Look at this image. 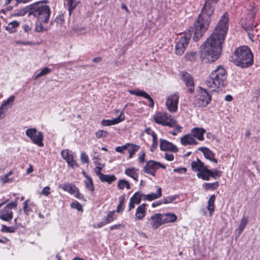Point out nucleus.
<instances>
[{
  "instance_id": "obj_1",
  "label": "nucleus",
  "mask_w": 260,
  "mask_h": 260,
  "mask_svg": "<svg viewBox=\"0 0 260 260\" xmlns=\"http://www.w3.org/2000/svg\"><path fill=\"white\" fill-rule=\"evenodd\" d=\"M226 34H211L201 46V56L214 62L220 56Z\"/></svg>"
},
{
  "instance_id": "obj_2",
  "label": "nucleus",
  "mask_w": 260,
  "mask_h": 260,
  "mask_svg": "<svg viewBox=\"0 0 260 260\" xmlns=\"http://www.w3.org/2000/svg\"><path fill=\"white\" fill-rule=\"evenodd\" d=\"M50 12L49 7L42 2L34 4L29 8V15H33L39 20L35 27L37 32L48 30V27L46 25L49 21Z\"/></svg>"
},
{
  "instance_id": "obj_3",
  "label": "nucleus",
  "mask_w": 260,
  "mask_h": 260,
  "mask_svg": "<svg viewBox=\"0 0 260 260\" xmlns=\"http://www.w3.org/2000/svg\"><path fill=\"white\" fill-rule=\"evenodd\" d=\"M218 0H206L201 13L194 23L193 30L189 32H204L209 26L211 21L210 16L213 14L214 8Z\"/></svg>"
},
{
  "instance_id": "obj_4",
  "label": "nucleus",
  "mask_w": 260,
  "mask_h": 260,
  "mask_svg": "<svg viewBox=\"0 0 260 260\" xmlns=\"http://www.w3.org/2000/svg\"><path fill=\"white\" fill-rule=\"evenodd\" d=\"M233 62L241 68H247L253 63V56L250 49L246 46L238 47L233 53Z\"/></svg>"
},
{
  "instance_id": "obj_5",
  "label": "nucleus",
  "mask_w": 260,
  "mask_h": 260,
  "mask_svg": "<svg viewBox=\"0 0 260 260\" xmlns=\"http://www.w3.org/2000/svg\"><path fill=\"white\" fill-rule=\"evenodd\" d=\"M207 86L210 88L219 89L223 87L226 84V72L221 66L213 71L206 81Z\"/></svg>"
},
{
  "instance_id": "obj_6",
  "label": "nucleus",
  "mask_w": 260,
  "mask_h": 260,
  "mask_svg": "<svg viewBox=\"0 0 260 260\" xmlns=\"http://www.w3.org/2000/svg\"><path fill=\"white\" fill-rule=\"evenodd\" d=\"M198 93L196 95L193 105L196 107H205L210 102L212 98L211 95L207 90L200 87Z\"/></svg>"
},
{
  "instance_id": "obj_7",
  "label": "nucleus",
  "mask_w": 260,
  "mask_h": 260,
  "mask_svg": "<svg viewBox=\"0 0 260 260\" xmlns=\"http://www.w3.org/2000/svg\"><path fill=\"white\" fill-rule=\"evenodd\" d=\"M155 122L164 126L175 127L176 126V120L172 116L166 113H158L154 116Z\"/></svg>"
},
{
  "instance_id": "obj_8",
  "label": "nucleus",
  "mask_w": 260,
  "mask_h": 260,
  "mask_svg": "<svg viewBox=\"0 0 260 260\" xmlns=\"http://www.w3.org/2000/svg\"><path fill=\"white\" fill-rule=\"evenodd\" d=\"M25 134L34 144L40 147L44 146L42 142L44 136L42 132L37 131L35 128H32L26 129Z\"/></svg>"
},
{
  "instance_id": "obj_9",
  "label": "nucleus",
  "mask_w": 260,
  "mask_h": 260,
  "mask_svg": "<svg viewBox=\"0 0 260 260\" xmlns=\"http://www.w3.org/2000/svg\"><path fill=\"white\" fill-rule=\"evenodd\" d=\"M17 206V201L7 204L0 211V219L6 221H10L13 218V212L12 209L16 208Z\"/></svg>"
},
{
  "instance_id": "obj_10",
  "label": "nucleus",
  "mask_w": 260,
  "mask_h": 260,
  "mask_svg": "<svg viewBox=\"0 0 260 260\" xmlns=\"http://www.w3.org/2000/svg\"><path fill=\"white\" fill-rule=\"evenodd\" d=\"M159 168H161L163 169L166 168L163 164L153 160H150L146 162L144 167L143 171L152 176H155V172Z\"/></svg>"
},
{
  "instance_id": "obj_11",
  "label": "nucleus",
  "mask_w": 260,
  "mask_h": 260,
  "mask_svg": "<svg viewBox=\"0 0 260 260\" xmlns=\"http://www.w3.org/2000/svg\"><path fill=\"white\" fill-rule=\"evenodd\" d=\"M178 101L179 94L178 93L176 92L170 95L166 102L167 109L172 113L175 112L178 109Z\"/></svg>"
},
{
  "instance_id": "obj_12",
  "label": "nucleus",
  "mask_w": 260,
  "mask_h": 260,
  "mask_svg": "<svg viewBox=\"0 0 260 260\" xmlns=\"http://www.w3.org/2000/svg\"><path fill=\"white\" fill-rule=\"evenodd\" d=\"M191 36V34H185L183 38L181 39L176 44L175 53L177 55H182L188 45L189 40Z\"/></svg>"
},
{
  "instance_id": "obj_13",
  "label": "nucleus",
  "mask_w": 260,
  "mask_h": 260,
  "mask_svg": "<svg viewBox=\"0 0 260 260\" xmlns=\"http://www.w3.org/2000/svg\"><path fill=\"white\" fill-rule=\"evenodd\" d=\"M256 13V9L254 7H252L249 10L248 13H247L246 17V19L247 20L248 23V25L243 26L245 31H257V29H254L255 26H251V24L254 21Z\"/></svg>"
},
{
  "instance_id": "obj_14",
  "label": "nucleus",
  "mask_w": 260,
  "mask_h": 260,
  "mask_svg": "<svg viewBox=\"0 0 260 260\" xmlns=\"http://www.w3.org/2000/svg\"><path fill=\"white\" fill-rule=\"evenodd\" d=\"M228 20V13H224L215 27L216 32H227L229 27Z\"/></svg>"
},
{
  "instance_id": "obj_15",
  "label": "nucleus",
  "mask_w": 260,
  "mask_h": 260,
  "mask_svg": "<svg viewBox=\"0 0 260 260\" xmlns=\"http://www.w3.org/2000/svg\"><path fill=\"white\" fill-rule=\"evenodd\" d=\"M161 214L156 213L152 215L149 219L147 224L150 225V227L153 230L157 229L161 224H162L161 220Z\"/></svg>"
},
{
  "instance_id": "obj_16",
  "label": "nucleus",
  "mask_w": 260,
  "mask_h": 260,
  "mask_svg": "<svg viewBox=\"0 0 260 260\" xmlns=\"http://www.w3.org/2000/svg\"><path fill=\"white\" fill-rule=\"evenodd\" d=\"M160 149L162 151H169L171 152L178 151V148L172 143L164 139L160 140Z\"/></svg>"
},
{
  "instance_id": "obj_17",
  "label": "nucleus",
  "mask_w": 260,
  "mask_h": 260,
  "mask_svg": "<svg viewBox=\"0 0 260 260\" xmlns=\"http://www.w3.org/2000/svg\"><path fill=\"white\" fill-rule=\"evenodd\" d=\"M181 76L182 80L185 83L187 86L190 87L189 91L192 93L194 91V82L192 77L188 73L182 72Z\"/></svg>"
},
{
  "instance_id": "obj_18",
  "label": "nucleus",
  "mask_w": 260,
  "mask_h": 260,
  "mask_svg": "<svg viewBox=\"0 0 260 260\" xmlns=\"http://www.w3.org/2000/svg\"><path fill=\"white\" fill-rule=\"evenodd\" d=\"M128 91L132 95L142 96L147 99L149 102V106L150 107H153L154 106V102L153 99L147 92H145L144 91L136 89L130 90Z\"/></svg>"
},
{
  "instance_id": "obj_19",
  "label": "nucleus",
  "mask_w": 260,
  "mask_h": 260,
  "mask_svg": "<svg viewBox=\"0 0 260 260\" xmlns=\"http://www.w3.org/2000/svg\"><path fill=\"white\" fill-rule=\"evenodd\" d=\"M124 119V116L123 113H121L119 116L113 119L103 120L101 124L103 126H110L119 123Z\"/></svg>"
},
{
  "instance_id": "obj_20",
  "label": "nucleus",
  "mask_w": 260,
  "mask_h": 260,
  "mask_svg": "<svg viewBox=\"0 0 260 260\" xmlns=\"http://www.w3.org/2000/svg\"><path fill=\"white\" fill-rule=\"evenodd\" d=\"M206 131L203 128L194 127L191 131V134L194 138H196L200 141H203L204 139V135Z\"/></svg>"
},
{
  "instance_id": "obj_21",
  "label": "nucleus",
  "mask_w": 260,
  "mask_h": 260,
  "mask_svg": "<svg viewBox=\"0 0 260 260\" xmlns=\"http://www.w3.org/2000/svg\"><path fill=\"white\" fill-rule=\"evenodd\" d=\"M180 142L183 145H197L198 142L191 134H187L181 138Z\"/></svg>"
},
{
  "instance_id": "obj_22",
  "label": "nucleus",
  "mask_w": 260,
  "mask_h": 260,
  "mask_svg": "<svg viewBox=\"0 0 260 260\" xmlns=\"http://www.w3.org/2000/svg\"><path fill=\"white\" fill-rule=\"evenodd\" d=\"M203 152L206 158L215 163L217 162V160L214 157V153L208 148L202 147L198 149Z\"/></svg>"
},
{
  "instance_id": "obj_23",
  "label": "nucleus",
  "mask_w": 260,
  "mask_h": 260,
  "mask_svg": "<svg viewBox=\"0 0 260 260\" xmlns=\"http://www.w3.org/2000/svg\"><path fill=\"white\" fill-rule=\"evenodd\" d=\"M146 204H142L137 207L135 214V219L136 220H141L145 217L146 213Z\"/></svg>"
},
{
  "instance_id": "obj_24",
  "label": "nucleus",
  "mask_w": 260,
  "mask_h": 260,
  "mask_svg": "<svg viewBox=\"0 0 260 260\" xmlns=\"http://www.w3.org/2000/svg\"><path fill=\"white\" fill-rule=\"evenodd\" d=\"M207 166L204 165V162L200 160L199 158H197L196 161H193L191 163V167L192 170L198 173L200 172Z\"/></svg>"
},
{
  "instance_id": "obj_25",
  "label": "nucleus",
  "mask_w": 260,
  "mask_h": 260,
  "mask_svg": "<svg viewBox=\"0 0 260 260\" xmlns=\"http://www.w3.org/2000/svg\"><path fill=\"white\" fill-rule=\"evenodd\" d=\"M162 224L169 222H174L177 220V216L173 213L161 214Z\"/></svg>"
},
{
  "instance_id": "obj_26",
  "label": "nucleus",
  "mask_w": 260,
  "mask_h": 260,
  "mask_svg": "<svg viewBox=\"0 0 260 260\" xmlns=\"http://www.w3.org/2000/svg\"><path fill=\"white\" fill-rule=\"evenodd\" d=\"M157 193H151L150 194L145 195L144 200H147L151 201L160 198L162 196L161 188V187L158 186H157Z\"/></svg>"
},
{
  "instance_id": "obj_27",
  "label": "nucleus",
  "mask_w": 260,
  "mask_h": 260,
  "mask_svg": "<svg viewBox=\"0 0 260 260\" xmlns=\"http://www.w3.org/2000/svg\"><path fill=\"white\" fill-rule=\"evenodd\" d=\"M138 169L135 168L126 169L125 170V174L132 177L134 180L138 181V173H137Z\"/></svg>"
},
{
  "instance_id": "obj_28",
  "label": "nucleus",
  "mask_w": 260,
  "mask_h": 260,
  "mask_svg": "<svg viewBox=\"0 0 260 260\" xmlns=\"http://www.w3.org/2000/svg\"><path fill=\"white\" fill-rule=\"evenodd\" d=\"M78 4V2L76 0H64V5L68 9L69 14L75 9Z\"/></svg>"
},
{
  "instance_id": "obj_29",
  "label": "nucleus",
  "mask_w": 260,
  "mask_h": 260,
  "mask_svg": "<svg viewBox=\"0 0 260 260\" xmlns=\"http://www.w3.org/2000/svg\"><path fill=\"white\" fill-rule=\"evenodd\" d=\"M210 173L211 170H209L207 167H206L200 172L197 173V176L200 178L203 179V180H209L210 178Z\"/></svg>"
},
{
  "instance_id": "obj_30",
  "label": "nucleus",
  "mask_w": 260,
  "mask_h": 260,
  "mask_svg": "<svg viewBox=\"0 0 260 260\" xmlns=\"http://www.w3.org/2000/svg\"><path fill=\"white\" fill-rule=\"evenodd\" d=\"M100 179L103 182H106L109 184H111L116 180V177L114 175H105L103 174L100 178Z\"/></svg>"
},
{
  "instance_id": "obj_31",
  "label": "nucleus",
  "mask_w": 260,
  "mask_h": 260,
  "mask_svg": "<svg viewBox=\"0 0 260 260\" xmlns=\"http://www.w3.org/2000/svg\"><path fill=\"white\" fill-rule=\"evenodd\" d=\"M85 177L86 179L84 180V183L85 184L86 188L91 192H93L94 191V187L91 178L88 175H85Z\"/></svg>"
},
{
  "instance_id": "obj_32",
  "label": "nucleus",
  "mask_w": 260,
  "mask_h": 260,
  "mask_svg": "<svg viewBox=\"0 0 260 260\" xmlns=\"http://www.w3.org/2000/svg\"><path fill=\"white\" fill-rule=\"evenodd\" d=\"M139 148L140 146L139 145L129 143V145L127 148V150L129 152L128 158H131Z\"/></svg>"
},
{
  "instance_id": "obj_33",
  "label": "nucleus",
  "mask_w": 260,
  "mask_h": 260,
  "mask_svg": "<svg viewBox=\"0 0 260 260\" xmlns=\"http://www.w3.org/2000/svg\"><path fill=\"white\" fill-rule=\"evenodd\" d=\"M215 200V195H212L208 201V206H207V209L209 211L210 214L211 215L212 214V212L214 210V202Z\"/></svg>"
},
{
  "instance_id": "obj_34",
  "label": "nucleus",
  "mask_w": 260,
  "mask_h": 260,
  "mask_svg": "<svg viewBox=\"0 0 260 260\" xmlns=\"http://www.w3.org/2000/svg\"><path fill=\"white\" fill-rule=\"evenodd\" d=\"M248 221V219L246 216H243L240 222L239 225V228L238 229V236L241 235V234L243 232V230L247 224Z\"/></svg>"
},
{
  "instance_id": "obj_35",
  "label": "nucleus",
  "mask_w": 260,
  "mask_h": 260,
  "mask_svg": "<svg viewBox=\"0 0 260 260\" xmlns=\"http://www.w3.org/2000/svg\"><path fill=\"white\" fill-rule=\"evenodd\" d=\"M14 14L16 16H22L25 15L27 13H29V8L23 7L18 9L14 11Z\"/></svg>"
},
{
  "instance_id": "obj_36",
  "label": "nucleus",
  "mask_w": 260,
  "mask_h": 260,
  "mask_svg": "<svg viewBox=\"0 0 260 260\" xmlns=\"http://www.w3.org/2000/svg\"><path fill=\"white\" fill-rule=\"evenodd\" d=\"M75 154L73 153L72 155H70L69 158H68L67 160L68 165L72 168L78 167V165H77L76 161L75 159Z\"/></svg>"
},
{
  "instance_id": "obj_37",
  "label": "nucleus",
  "mask_w": 260,
  "mask_h": 260,
  "mask_svg": "<svg viewBox=\"0 0 260 260\" xmlns=\"http://www.w3.org/2000/svg\"><path fill=\"white\" fill-rule=\"evenodd\" d=\"M219 186V182L216 181L214 183H205L203 185L205 189L206 190H214Z\"/></svg>"
},
{
  "instance_id": "obj_38",
  "label": "nucleus",
  "mask_w": 260,
  "mask_h": 260,
  "mask_svg": "<svg viewBox=\"0 0 260 260\" xmlns=\"http://www.w3.org/2000/svg\"><path fill=\"white\" fill-rule=\"evenodd\" d=\"M117 186L120 189H123L124 187H125L127 189H130V184L129 182L124 179L119 180L118 182Z\"/></svg>"
},
{
  "instance_id": "obj_39",
  "label": "nucleus",
  "mask_w": 260,
  "mask_h": 260,
  "mask_svg": "<svg viewBox=\"0 0 260 260\" xmlns=\"http://www.w3.org/2000/svg\"><path fill=\"white\" fill-rule=\"evenodd\" d=\"M15 96L14 95H11L10 96L6 101H5L2 106L4 107L5 108H7V109L8 108L11 107L14 103V101L15 100Z\"/></svg>"
},
{
  "instance_id": "obj_40",
  "label": "nucleus",
  "mask_w": 260,
  "mask_h": 260,
  "mask_svg": "<svg viewBox=\"0 0 260 260\" xmlns=\"http://www.w3.org/2000/svg\"><path fill=\"white\" fill-rule=\"evenodd\" d=\"M16 227L14 226H7L6 225L3 224L1 231L3 233H14L17 230Z\"/></svg>"
},
{
  "instance_id": "obj_41",
  "label": "nucleus",
  "mask_w": 260,
  "mask_h": 260,
  "mask_svg": "<svg viewBox=\"0 0 260 260\" xmlns=\"http://www.w3.org/2000/svg\"><path fill=\"white\" fill-rule=\"evenodd\" d=\"M142 194L139 192H136L135 194L131 198V200L134 202L136 204H139L141 202Z\"/></svg>"
},
{
  "instance_id": "obj_42",
  "label": "nucleus",
  "mask_w": 260,
  "mask_h": 260,
  "mask_svg": "<svg viewBox=\"0 0 260 260\" xmlns=\"http://www.w3.org/2000/svg\"><path fill=\"white\" fill-rule=\"evenodd\" d=\"M119 200H120L119 203L118 205L117 206V209H116V211L118 213H119V212L122 211L123 210V206L124 204L125 196H121L119 197Z\"/></svg>"
},
{
  "instance_id": "obj_43",
  "label": "nucleus",
  "mask_w": 260,
  "mask_h": 260,
  "mask_svg": "<svg viewBox=\"0 0 260 260\" xmlns=\"http://www.w3.org/2000/svg\"><path fill=\"white\" fill-rule=\"evenodd\" d=\"M51 70L49 68H47V67H46V68H44V69H43L35 77V79H37L43 76H44V75H46L47 74H49L50 73H51Z\"/></svg>"
},
{
  "instance_id": "obj_44",
  "label": "nucleus",
  "mask_w": 260,
  "mask_h": 260,
  "mask_svg": "<svg viewBox=\"0 0 260 260\" xmlns=\"http://www.w3.org/2000/svg\"><path fill=\"white\" fill-rule=\"evenodd\" d=\"M197 53L194 51H191L189 53H187L185 55V58L186 60H189V61H194L196 59Z\"/></svg>"
},
{
  "instance_id": "obj_45",
  "label": "nucleus",
  "mask_w": 260,
  "mask_h": 260,
  "mask_svg": "<svg viewBox=\"0 0 260 260\" xmlns=\"http://www.w3.org/2000/svg\"><path fill=\"white\" fill-rule=\"evenodd\" d=\"M116 218V216L115 215V212L112 211L108 213L105 222L107 223H110L113 221Z\"/></svg>"
},
{
  "instance_id": "obj_46",
  "label": "nucleus",
  "mask_w": 260,
  "mask_h": 260,
  "mask_svg": "<svg viewBox=\"0 0 260 260\" xmlns=\"http://www.w3.org/2000/svg\"><path fill=\"white\" fill-rule=\"evenodd\" d=\"M108 134V132L103 130H99L95 133V136L98 139L106 138L107 137Z\"/></svg>"
},
{
  "instance_id": "obj_47",
  "label": "nucleus",
  "mask_w": 260,
  "mask_h": 260,
  "mask_svg": "<svg viewBox=\"0 0 260 260\" xmlns=\"http://www.w3.org/2000/svg\"><path fill=\"white\" fill-rule=\"evenodd\" d=\"M221 172L217 170H211L210 173V177H212L214 179L220 177L221 176Z\"/></svg>"
},
{
  "instance_id": "obj_48",
  "label": "nucleus",
  "mask_w": 260,
  "mask_h": 260,
  "mask_svg": "<svg viewBox=\"0 0 260 260\" xmlns=\"http://www.w3.org/2000/svg\"><path fill=\"white\" fill-rule=\"evenodd\" d=\"M129 145V143H127L123 146L116 147L115 148V151L118 152L123 153L124 151L127 150Z\"/></svg>"
},
{
  "instance_id": "obj_49",
  "label": "nucleus",
  "mask_w": 260,
  "mask_h": 260,
  "mask_svg": "<svg viewBox=\"0 0 260 260\" xmlns=\"http://www.w3.org/2000/svg\"><path fill=\"white\" fill-rule=\"evenodd\" d=\"M73 152L70 151L69 150H63L61 152L62 157L66 161L69 158L70 155H72Z\"/></svg>"
},
{
  "instance_id": "obj_50",
  "label": "nucleus",
  "mask_w": 260,
  "mask_h": 260,
  "mask_svg": "<svg viewBox=\"0 0 260 260\" xmlns=\"http://www.w3.org/2000/svg\"><path fill=\"white\" fill-rule=\"evenodd\" d=\"M73 152L70 151L69 150H63L61 152L62 157L66 161L69 158L70 155H72Z\"/></svg>"
},
{
  "instance_id": "obj_51",
  "label": "nucleus",
  "mask_w": 260,
  "mask_h": 260,
  "mask_svg": "<svg viewBox=\"0 0 260 260\" xmlns=\"http://www.w3.org/2000/svg\"><path fill=\"white\" fill-rule=\"evenodd\" d=\"M80 159L82 163L83 164H88L89 162L88 155L84 152L81 153Z\"/></svg>"
},
{
  "instance_id": "obj_52",
  "label": "nucleus",
  "mask_w": 260,
  "mask_h": 260,
  "mask_svg": "<svg viewBox=\"0 0 260 260\" xmlns=\"http://www.w3.org/2000/svg\"><path fill=\"white\" fill-rule=\"evenodd\" d=\"M28 201L29 200H27L23 203L24 212L26 215H28L29 212H30L31 211L30 208L28 205Z\"/></svg>"
},
{
  "instance_id": "obj_53",
  "label": "nucleus",
  "mask_w": 260,
  "mask_h": 260,
  "mask_svg": "<svg viewBox=\"0 0 260 260\" xmlns=\"http://www.w3.org/2000/svg\"><path fill=\"white\" fill-rule=\"evenodd\" d=\"M71 206L72 208L76 209L78 211H82L83 209L81 204L78 202H73L71 204Z\"/></svg>"
},
{
  "instance_id": "obj_54",
  "label": "nucleus",
  "mask_w": 260,
  "mask_h": 260,
  "mask_svg": "<svg viewBox=\"0 0 260 260\" xmlns=\"http://www.w3.org/2000/svg\"><path fill=\"white\" fill-rule=\"evenodd\" d=\"M176 196H175L164 198L162 200V203L163 204H168L172 203L173 201H174L176 199Z\"/></svg>"
},
{
  "instance_id": "obj_55",
  "label": "nucleus",
  "mask_w": 260,
  "mask_h": 260,
  "mask_svg": "<svg viewBox=\"0 0 260 260\" xmlns=\"http://www.w3.org/2000/svg\"><path fill=\"white\" fill-rule=\"evenodd\" d=\"M0 179L3 184L7 183L12 180V179H10L6 174L0 176Z\"/></svg>"
},
{
  "instance_id": "obj_56",
  "label": "nucleus",
  "mask_w": 260,
  "mask_h": 260,
  "mask_svg": "<svg viewBox=\"0 0 260 260\" xmlns=\"http://www.w3.org/2000/svg\"><path fill=\"white\" fill-rule=\"evenodd\" d=\"M145 152L143 151H141V154L138 158L139 162L142 164L145 161Z\"/></svg>"
},
{
  "instance_id": "obj_57",
  "label": "nucleus",
  "mask_w": 260,
  "mask_h": 260,
  "mask_svg": "<svg viewBox=\"0 0 260 260\" xmlns=\"http://www.w3.org/2000/svg\"><path fill=\"white\" fill-rule=\"evenodd\" d=\"M18 25H19V23L17 21H14L12 22H10L8 24V26L7 27V28H9V29L14 28L17 27Z\"/></svg>"
},
{
  "instance_id": "obj_58",
  "label": "nucleus",
  "mask_w": 260,
  "mask_h": 260,
  "mask_svg": "<svg viewBox=\"0 0 260 260\" xmlns=\"http://www.w3.org/2000/svg\"><path fill=\"white\" fill-rule=\"evenodd\" d=\"M7 110V108H5L3 106L0 107V119H3L5 117V112Z\"/></svg>"
},
{
  "instance_id": "obj_59",
  "label": "nucleus",
  "mask_w": 260,
  "mask_h": 260,
  "mask_svg": "<svg viewBox=\"0 0 260 260\" xmlns=\"http://www.w3.org/2000/svg\"><path fill=\"white\" fill-rule=\"evenodd\" d=\"M50 187L49 186L45 187L42 190L41 193L46 196H48L50 193Z\"/></svg>"
},
{
  "instance_id": "obj_60",
  "label": "nucleus",
  "mask_w": 260,
  "mask_h": 260,
  "mask_svg": "<svg viewBox=\"0 0 260 260\" xmlns=\"http://www.w3.org/2000/svg\"><path fill=\"white\" fill-rule=\"evenodd\" d=\"M72 185L70 184V183H66L63 184L62 186V188L66 191H67L68 192L71 191V188L72 187Z\"/></svg>"
},
{
  "instance_id": "obj_61",
  "label": "nucleus",
  "mask_w": 260,
  "mask_h": 260,
  "mask_svg": "<svg viewBox=\"0 0 260 260\" xmlns=\"http://www.w3.org/2000/svg\"><path fill=\"white\" fill-rule=\"evenodd\" d=\"M203 36V34H194L193 40L194 42H198Z\"/></svg>"
},
{
  "instance_id": "obj_62",
  "label": "nucleus",
  "mask_w": 260,
  "mask_h": 260,
  "mask_svg": "<svg viewBox=\"0 0 260 260\" xmlns=\"http://www.w3.org/2000/svg\"><path fill=\"white\" fill-rule=\"evenodd\" d=\"M186 169L185 168H180L175 169L174 170V172H177L180 174H183L186 172Z\"/></svg>"
},
{
  "instance_id": "obj_63",
  "label": "nucleus",
  "mask_w": 260,
  "mask_h": 260,
  "mask_svg": "<svg viewBox=\"0 0 260 260\" xmlns=\"http://www.w3.org/2000/svg\"><path fill=\"white\" fill-rule=\"evenodd\" d=\"M48 260H61L60 256L58 253L55 255H52L49 257Z\"/></svg>"
},
{
  "instance_id": "obj_64",
  "label": "nucleus",
  "mask_w": 260,
  "mask_h": 260,
  "mask_svg": "<svg viewBox=\"0 0 260 260\" xmlns=\"http://www.w3.org/2000/svg\"><path fill=\"white\" fill-rule=\"evenodd\" d=\"M102 168L100 167H96L95 168V173L96 175L99 177V178L102 176L103 174L101 173Z\"/></svg>"
}]
</instances>
